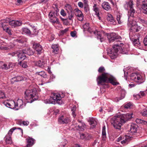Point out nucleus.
<instances>
[{
	"label": "nucleus",
	"mask_w": 147,
	"mask_h": 147,
	"mask_svg": "<svg viewBox=\"0 0 147 147\" xmlns=\"http://www.w3.org/2000/svg\"><path fill=\"white\" fill-rule=\"evenodd\" d=\"M129 50L128 48L123 47V49L118 44L114 45L112 48L107 49L108 54L112 59H114L117 57L118 51L122 54H127Z\"/></svg>",
	"instance_id": "obj_1"
},
{
	"label": "nucleus",
	"mask_w": 147,
	"mask_h": 147,
	"mask_svg": "<svg viewBox=\"0 0 147 147\" xmlns=\"http://www.w3.org/2000/svg\"><path fill=\"white\" fill-rule=\"evenodd\" d=\"M96 80L98 85L102 83L108 82L113 85L119 84V83L117 82L116 79L114 77L107 73H103L101 75L98 76Z\"/></svg>",
	"instance_id": "obj_2"
},
{
	"label": "nucleus",
	"mask_w": 147,
	"mask_h": 147,
	"mask_svg": "<svg viewBox=\"0 0 147 147\" xmlns=\"http://www.w3.org/2000/svg\"><path fill=\"white\" fill-rule=\"evenodd\" d=\"M61 97L59 94L54 93L53 96L45 100L44 102L46 104H55L58 103L59 105L61 104Z\"/></svg>",
	"instance_id": "obj_3"
},
{
	"label": "nucleus",
	"mask_w": 147,
	"mask_h": 147,
	"mask_svg": "<svg viewBox=\"0 0 147 147\" xmlns=\"http://www.w3.org/2000/svg\"><path fill=\"white\" fill-rule=\"evenodd\" d=\"M36 92V91L35 89L26 90L25 92V98L26 100L31 99L30 102H32L38 98V96Z\"/></svg>",
	"instance_id": "obj_4"
},
{
	"label": "nucleus",
	"mask_w": 147,
	"mask_h": 147,
	"mask_svg": "<svg viewBox=\"0 0 147 147\" xmlns=\"http://www.w3.org/2000/svg\"><path fill=\"white\" fill-rule=\"evenodd\" d=\"M125 123V121L118 116L114 117L111 120V124L114 128L118 130H120L121 126Z\"/></svg>",
	"instance_id": "obj_5"
},
{
	"label": "nucleus",
	"mask_w": 147,
	"mask_h": 147,
	"mask_svg": "<svg viewBox=\"0 0 147 147\" xmlns=\"http://www.w3.org/2000/svg\"><path fill=\"white\" fill-rule=\"evenodd\" d=\"M83 27L84 30H88L90 31L89 23H86L85 24L83 25ZM89 32L91 34L93 33L94 34L97 39L98 40H100V42H102L105 40L104 38L102 36V33L101 32L98 31L96 30L92 31H89Z\"/></svg>",
	"instance_id": "obj_6"
},
{
	"label": "nucleus",
	"mask_w": 147,
	"mask_h": 147,
	"mask_svg": "<svg viewBox=\"0 0 147 147\" xmlns=\"http://www.w3.org/2000/svg\"><path fill=\"white\" fill-rule=\"evenodd\" d=\"M58 11V9H57L55 11H51L49 14L50 21L53 24H58L59 23V20L57 17L59 15Z\"/></svg>",
	"instance_id": "obj_7"
},
{
	"label": "nucleus",
	"mask_w": 147,
	"mask_h": 147,
	"mask_svg": "<svg viewBox=\"0 0 147 147\" xmlns=\"http://www.w3.org/2000/svg\"><path fill=\"white\" fill-rule=\"evenodd\" d=\"M130 79L137 82L138 84L143 82L144 81V78L140 74L136 73H133L131 74Z\"/></svg>",
	"instance_id": "obj_8"
},
{
	"label": "nucleus",
	"mask_w": 147,
	"mask_h": 147,
	"mask_svg": "<svg viewBox=\"0 0 147 147\" xmlns=\"http://www.w3.org/2000/svg\"><path fill=\"white\" fill-rule=\"evenodd\" d=\"M8 25L9 23L6 20H3L0 21V26L1 27L3 30L9 35H11L12 34V31L10 28L8 26Z\"/></svg>",
	"instance_id": "obj_9"
},
{
	"label": "nucleus",
	"mask_w": 147,
	"mask_h": 147,
	"mask_svg": "<svg viewBox=\"0 0 147 147\" xmlns=\"http://www.w3.org/2000/svg\"><path fill=\"white\" fill-rule=\"evenodd\" d=\"M140 35L139 34L135 33L133 35L130 34V38L135 45L138 46L140 44L139 39Z\"/></svg>",
	"instance_id": "obj_10"
},
{
	"label": "nucleus",
	"mask_w": 147,
	"mask_h": 147,
	"mask_svg": "<svg viewBox=\"0 0 147 147\" xmlns=\"http://www.w3.org/2000/svg\"><path fill=\"white\" fill-rule=\"evenodd\" d=\"M107 36L109 41L110 42H113L115 41H117V40L121 38L120 36L114 32L107 33Z\"/></svg>",
	"instance_id": "obj_11"
},
{
	"label": "nucleus",
	"mask_w": 147,
	"mask_h": 147,
	"mask_svg": "<svg viewBox=\"0 0 147 147\" xmlns=\"http://www.w3.org/2000/svg\"><path fill=\"white\" fill-rule=\"evenodd\" d=\"M128 26L130 27L131 29L133 30V31L136 32L138 31V26L136 21L134 20L131 21L128 20Z\"/></svg>",
	"instance_id": "obj_12"
},
{
	"label": "nucleus",
	"mask_w": 147,
	"mask_h": 147,
	"mask_svg": "<svg viewBox=\"0 0 147 147\" xmlns=\"http://www.w3.org/2000/svg\"><path fill=\"white\" fill-rule=\"evenodd\" d=\"M3 104L7 107L11 109L16 108L15 102L14 100L5 101L3 102Z\"/></svg>",
	"instance_id": "obj_13"
},
{
	"label": "nucleus",
	"mask_w": 147,
	"mask_h": 147,
	"mask_svg": "<svg viewBox=\"0 0 147 147\" xmlns=\"http://www.w3.org/2000/svg\"><path fill=\"white\" fill-rule=\"evenodd\" d=\"M33 48L36 50L37 54H40L42 53V47L39 43H34L33 46Z\"/></svg>",
	"instance_id": "obj_14"
},
{
	"label": "nucleus",
	"mask_w": 147,
	"mask_h": 147,
	"mask_svg": "<svg viewBox=\"0 0 147 147\" xmlns=\"http://www.w3.org/2000/svg\"><path fill=\"white\" fill-rule=\"evenodd\" d=\"M59 123L62 124H66L69 123L70 120L69 119L65 117L62 115L58 119Z\"/></svg>",
	"instance_id": "obj_15"
},
{
	"label": "nucleus",
	"mask_w": 147,
	"mask_h": 147,
	"mask_svg": "<svg viewBox=\"0 0 147 147\" xmlns=\"http://www.w3.org/2000/svg\"><path fill=\"white\" fill-rule=\"evenodd\" d=\"M138 125L134 123H132L131 125L129 134L131 135H135L136 133Z\"/></svg>",
	"instance_id": "obj_16"
},
{
	"label": "nucleus",
	"mask_w": 147,
	"mask_h": 147,
	"mask_svg": "<svg viewBox=\"0 0 147 147\" xmlns=\"http://www.w3.org/2000/svg\"><path fill=\"white\" fill-rule=\"evenodd\" d=\"M133 114L131 113H127L121 115L119 117H120L125 121V123L129 119H131L132 118Z\"/></svg>",
	"instance_id": "obj_17"
},
{
	"label": "nucleus",
	"mask_w": 147,
	"mask_h": 147,
	"mask_svg": "<svg viewBox=\"0 0 147 147\" xmlns=\"http://www.w3.org/2000/svg\"><path fill=\"white\" fill-rule=\"evenodd\" d=\"M7 21L8 22L9 24L13 27L20 26L22 24V21L20 20H12L9 22Z\"/></svg>",
	"instance_id": "obj_18"
},
{
	"label": "nucleus",
	"mask_w": 147,
	"mask_h": 147,
	"mask_svg": "<svg viewBox=\"0 0 147 147\" xmlns=\"http://www.w3.org/2000/svg\"><path fill=\"white\" fill-rule=\"evenodd\" d=\"M74 11L76 12L75 14L76 16L78 17V19L79 20L82 21L83 20V15L82 11L78 9H76Z\"/></svg>",
	"instance_id": "obj_19"
},
{
	"label": "nucleus",
	"mask_w": 147,
	"mask_h": 147,
	"mask_svg": "<svg viewBox=\"0 0 147 147\" xmlns=\"http://www.w3.org/2000/svg\"><path fill=\"white\" fill-rule=\"evenodd\" d=\"M88 122L90 125V127L92 128H94L97 124V122L95 119L93 118H89Z\"/></svg>",
	"instance_id": "obj_20"
},
{
	"label": "nucleus",
	"mask_w": 147,
	"mask_h": 147,
	"mask_svg": "<svg viewBox=\"0 0 147 147\" xmlns=\"http://www.w3.org/2000/svg\"><path fill=\"white\" fill-rule=\"evenodd\" d=\"M102 8L107 11H109L111 9V7L109 3L106 1H104L101 5Z\"/></svg>",
	"instance_id": "obj_21"
},
{
	"label": "nucleus",
	"mask_w": 147,
	"mask_h": 147,
	"mask_svg": "<svg viewBox=\"0 0 147 147\" xmlns=\"http://www.w3.org/2000/svg\"><path fill=\"white\" fill-rule=\"evenodd\" d=\"M26 140L27 143L26 147H30L34 144L35 140L33 138L29 137Z\"/></svg>",
	"instance_id": "obj_22"
},
{
	"label": "nucleus",
	"mask_w": 147,
	"mask_h": 147,
	"mask_svg": "<svg viewBox=\"0 0 147 147\" xmlns=\"http://www.w3.org/2000/svg\"><path fill=\"white\" fill-rule=\"evenodd\" d=\"M16 108V110H18L20 108H22L23 107V102L21 99H18L16 102H15Z\"/></svg>",
	"instance_id": "obj_23"
},
{
	"label": "nucleus",
	"mask_w": 147,
	"mask_h": 147,
	"mask_svg": "<svg viewBox=\"0 0 147 147\" xmlns=\"http://www.w3.org/2000/svg\"><path fill=\"white\" fill-rule=\"evenodd\" d=\"M22 52L28 55H31L33 54V52L32 49L29 48H27L22 50Z\"/></svg>",
	"instance_id": "obj_24"
},
{
	"label": "nucleus",
	"mask_w": 147,
	"mask_h": 147,
	"mask_svg": "<svg viewBox=\"0 0 147 147\" xmlns=\"http://www.w3.org/2000/svg\"><path fill=\"white\" fill-rule=\"evenodd\" d=\"M93 10L94 11L95 13V15L98 17V18L99 20H101L100 17V16L99 13V9L97 7V5L96 4H94L93 6Z\"/></svg>",
	"instance_id": "obj_25"
},
{
	"label": "nucleus",
	"mask_w": 147,
	"mask_h": 147,
	"mask_svg": "<svg viewBox=\"0 0 147 147\" xmlns=\"http://www.w3.org/2000/svg\"><path fill=\"white\" fill-rule=\"evenodd\" d=\"M134 5L133 1L132 0H130L128 2H126L124 5V7L126 10H128L129 7L130 8L133 6Z\"/></svg>",
	"instance_id": "obj_26"
},
{
	"label": "nucleus",
	"mask_w": 147,
	"mask_h": 147,
	"mask_svg": "<svg viewBox=\"0 0 147 147\" xmlns=\"http://www.w3.org/2000/svg\"><path fill=\"white\" fill-rule=\"evenodd\" d=\"M22 33L28 35L31 34V32L30 29L27 28H23L22 29Z\"/></svg>",
	"instance_id": "obj_27"
},
{
	"label": "nucleus",
	"mask_w": 147,
	"mask_h": 147,
	"mask_svg": "<svg viewBox=\"0 0 147 147\" xmlns=\"http://www.w3.org/2000/svg\"><path fill=\"white\" fill-rule=\"evenodd\" d=\"M125 96V91L124 90H122L121 92V97L120 98H116L115 101L118 102L119 100L123 99Z\"/></svg>",
	"instance_id": "obj_28"
},
{
	"label": "nucleus",
	"mask_w": 147,
	"mask_h": 147,
	"mask_svg": "<svg viewBox=\"0 0 147 147\" xmlns=\"http://www.w3.org/2000/svg\"><path fill=\"white\" fill-rule=\"evenodd\" d=\"M107 19L108 21L114 23L115 22V20L112 15L110 14H108L107 16Z\"/></svg>",
	"instance_id": "obj_29"
},
{
	"label": "nucleus",
	"mask_w": 147,
	"mask_h": 147,
	"mask_svg": "<svg viewBox=\"0 0 147 147\" xmlns=\"http://www.w3.org/2000/svg\"><path fill=\"white\" fill-rule=\"evenodd\" d=\"M18 64L23 68H27L28 67V62L27 61L22 62L20 61L19 62H18Z\"/></svg>",
	"instance_id": "obj_30"
},
{
	"label": "nucleus",
	"mask_w": 147,
	"mask_h": 147,
	"mask_svg": "<svg viewBox=\"0 0 147 147\" xmlns=\"http://www.w3.org/2000/svg\"><path fill=\"white\" fill-rule=\"evenodd\" d=\"M7 144H11L12 143V141L11 140V136L6 135L4 138Z\"/></svg>",
	"instance_id": "obj_31"
},
{
	"label": "nucleus",
	"mask_w": 147,
	"mask_h": 147,
	"mask_svg": "<svg viewBox=\"0 0 147 147\" xmlns=\"http://www.w3.org/2000/svg\"><path fill=\"white\" fill-rule=\"evenodd\" d=\"M13 66V65L11 63H9L7 64H5L4 65V70H6L8 69H9L11 68H12Z\"/></svg>",
	"instance_id": "obj_32"
},
{
	"label": "nucleus",
	"mask_w": 147,
	"mask_h": 147,
	"mask_svg": "<svg viewBox=\"0 0 147 147\" xmlns=\"http://www.w3.org/2000/svg\"><path fill=\"white\" fill-rule=\"evenodd\" d=\"M51 48L53 49V52L55 54L57 53L58 51L59 50V48L57 45H53L51 46Z\"/></svg>",
	"instance_id": "obj_33"
},
{
	"label": "nucleus",
	"mask_w": 147,
	"mask_h": 147,
	"mask_svg": "<svg viewBox=\"0 0 147 147\" xmlns=\"http://www.w3.org/2000/svg\"><path fill=\"white\" fill-rule=\"evenodd\" d=\"M141 7L143 10V13L147 14V3H143L141 5Z\"/></svg>",
	"instance_id": "obj_34"
},
{
	"label": "nucleus",
	"mask_w": 147,
	"mask_h": 147,
	"mask_svg": "<svg viewBox=\"0 0 147 147\" xmlns=\"http://www.w3.org/2000/svg\"><path fill=\"white\" fill-rule=\"evenodd\" d=\"M122 16V14L119 13L117 14V15L116 19L119 24H121L123 22L121 19Z\"/></svg>",
	"instance_id": "obj_35"
},
{
	"label": "nucleus",
	"mask_w": 147,
	"mask_h": 147,
	"mask_svg": "<svg viewBox=\"0 0 147 147\" xmlns=\"http://www.w3.org/2000/svg\"><path fill=\"white\" fill-rule=\"evenodd\" d=\"M36 74L40 75L44 78H47V77L46 74L43 71L36 72Z\"/></svg>",
	"instance_id": "obj_36"
},
{
	"label": "nucleus",
	"mask_w": 147,
	"mask_h": 147,
	"mask_svg": "<svg viewBox=\"0 0 147 147\" xmlns=\"http://www.w3.org/2000/svg\"><path fill=\"white\" fill-rule=\"evenodd\" d=\"M18 57L19 59L21 60H24L26 58V56L24 53L22 52L20 53L18 55Z\"/></svg>",
	"instance_id": "obj_37"
},
{
	"label": "nucleus",
	"mask_w": 147,
	"mask_h": 147,
	"mask_svg": "<svg viewBox=\"0 0 147 147\" xmlns=\"http://www.w3.org/2000/svg\"><path fill=\"white\" fill-rule=\"evenodd\" d=\"M102 139L103 140H105L106 138V133L105 131V126L102 127Z\"/></svg>",
	"instance_id": "obj_38"
},
{
	"label": "nucleus",
	"mask_w": 147,
	"mask_h": 147,
	"mask_svg": "<svg viewBox=\"0 0 147 147\" xmlns=\"http://www.w3.org/2000/svg\"><path fill=\"white\" fill-rule=\"evenodd\" d=\"M136 121L138 123H142L145 125H147V122L139 119H137Z\"/></svg>",
	"instance_id": "obj_39"
},
{
	"label": "nucleus",
	"mask_w": 147,
	"mask_h": 147,
	"mask_svg": "<svg viewBox=\"0 0 147 147\" xmlns=\"http://www.w3.org/2000/svg\"><path fill=\"white\" fill-rule=\"evenodd\" d=\"M135 12L136 11L133 8V6L131 7L130 8L129 12L130 13V15L131 17H134Z\"/></svg>",
	"instance_id": "obj_40"
},
{
	"label": "nucleus",
	"mask_w": 147,
	"mask_h": 147,
	"mask_svg": "<svg viewBox=\"0 0 147 147\" xmlns=\"http://www.w3.org/2000/svg\"><path fill=\"white\" fill-rule=\"evenodd\" d=\"M13 79L14 80V81H16V82L21 81L23 80V78L22 76H18L15 78H14Z\"/></svg>",
	"instance_id": "obj_41"
},
{
	"label": "nucleus",
	"mask_w": 147,
	"mask_h": 147,
	"mask_svg": "<svg viewBox=\"0 0 147 147\" xmlns=\"http://www.w3.org/2000/svg\"><path fill=\"white\" fill-rule=\"evenodd\" d=\"M132 105V104L130 102L125 103L123 105V107L126 109H127L130 108Z\"/></svg>",
	"instance_id": "obj_42"
},
{
	"label": "nucleus",
	"mask_w": 147,
	"mask_h": 147,
	"mask_svg": "<svg viewBox=\"0 0 147 147\" xmlns=\"http://www.w3.org/2000/svg\"><path fill=\"white\" fill-rule=\"evenodd\" d=\"M89 10V5L87 3L85 2L84 4V10L86 13H87Z\"/></svg>",
	"instance_id": "obj_43"
},
{
	"label": "nucleus",
	"mask_w": 147,
	"mask_h": 147,
	"mask_svg": "<svg viewBox=\"0 0 147 147\" xmlns=\"http://www.w3.org/2000/svg\"><path fill=\"white\" fill-rule=\"evenodd\" d=\"M36 65L40 67H43V63L42 61H38L36 63Z\"/></svg>",
	"instance_id": "obj_44"
},
{
	"label": "nucleus",
	"mask_w": 147,
	"mask_h": 147,
	"mask_svg": "<svg viewBox=\"0 0 147 147\" xmlns=\"http://www.w3.org/2000/svg\"><path fill=\"white\" fill-rule=\"evenodd\" d=\"M65 7L66 8V9L67 10V12L68 11H72V9L71 5L69 4H67L65 5Z\"/></svg>",
	"instance_id": "obj_45"
},
{
	"label": "nucleus",
	"mask_w": 147,
	"mask_h": 147,
	"mask_svg": "<svg viewBox=\"0 0 147 147\" xmlns=\"http://www.w3.org/2000/svg\"><path fill=\"white\" fill-rule=\"evenodd\" d=\"M16 129V128L15 127H14L11 129L9 131L8 134L6 135H8L9 136H11L13 132V131Z\"/></svg>",
	"instance_id": "obj_46"
},
{
	"label": "nucleus",
	"mask_w": 147,
	"mask_h": 147,
	"mask_svg": "<svg viewBox=\"0 0 147 147\" xmlns=\"http://www.w3.org/2000/svg\"><path fill=\"white\" fill-rule=\"evenodd\" d=\"M68 18L70 20H72V18L73 17L74 15L72 13V11H68Z\"/></svg>",
	"instance_id": "obj_47"
},
{
	"label": "nucleus",
	"mask_w": 147,
	"mask_h": 147,
	"mask_svg": "<svg viewBox=\"0 0 147 147\" xmlns=\"http://www.w3.org/2000/svg\"><path fill=\"white\" fill-rule=\"evenodd\" d=\"M129 137L127 136L122 141H121V143L122 144H124L127 142H128L129 141V139L128 138Z\"/></svg>",
	"instance_id": "obj_48"
},
{
	"label": "nucleus",
	"mask_w": 147,
	"mask_h": 147,
	"mask_svg": "<svg viewBox=\"0 0 147 147\" xmlns=\"http://www.w3.org/2000/svg\"><path fill=\"white\" fill-rule=\"evenodd\" d=\"M105 71V68L102 66L100 67L98 70V71L99 73H102L104 72Z\"/></svg>",
	"instance_id": "obj_49"
},
{
	"label": "nucleus",
	"mask_w": 147,
	"mask_h": 147,
	"mask_svg": "<svg viewBox=\"0 0 147 147\" xmlns=\"http://www.w3.org/2000/svg\"><path fill=\"white\" fill-rule=\"evenodd\" d=\"M22 124L24 125H28L29 124V122L27 121H19V123H18V124L20 125Z\"/></svg>",
	"instance_id": "obj_50"
},
{
	"label": "nucleus",
	"mask_w": 147,
	"mask_h": 147,
	"mask_svg": "<svg viewBox=\"0 0 147 147\" xmlns=\"http://www.w3.org/2000/svg\"><path fill=\"white\" fill-rule=\"evenodd\" d=\"M142 113L143 116H147V109L146 108L144 109Z\"/></svg>",
	"instance_id": "obj_51"
},
{
	"label": "nucleus",
	"mask_w": 147,
	"mask_h": 147,
	"mask_svg": "<svg viewBox=\"0 0 147 147\" xmlns=\"http://www.w3.org/2000/svg\"><path fill=\"white\" fill-rule=\"evenodd\" d=\"M5 97L4 93L2 91H0V98H4Z\"/></svg>",
	"instance_id": "obj_52"
},
{
	"label": "nucleus",
	"mask_w": 147,
	"mask_h": 147,
	"mask_svg": "<svg viewBox=\"0 0 147 147\" xmlns=\"http://www.w3.org/2000/svg\"><path fill=\"white\" fill-rule=\"evenodd\" d=\"M60 18L62 21L64 23H65V24H68V20L67 18H63L61 17H60Z\"/></svg>",
	"instance_id": "obj_53"
},
{
	"label": "nucleus",
	"mask_w": 147,
	"mask_h": 147,
	"mask_svg": "<svg viewBox=\"0 0 147 147\" xmlns=\"http://www.w3.org/2000/svg\"><path fill=\"white\" fill-rule=\"evenodd\" d=\"M33 31L34 32V33L32 34V35H36L38 33V31L37 30L36 28L34 26H33L32 27Z\"/></svg>",
	"instance_id": "obj_54"
},
{
	"label": "nucleus",
	"mask_w": 147,
	"mask_h": 147,
	"mask_svg": "<svg viewBox=\"0 0 147 147\" xmlns=\"http://www.w3.org/2000/svg\"><path fill=\"white\" fill-rule=\"evenodd\" d=\"M69 30L68 28H66L64 30L61 31V34H63L67 32Z\"/></svg>",
	"instance_id": "obj_55"
},
{
	"label": "nucleus",
	"mask_w": 147,
	"mask_h": 147,
	"mask_svg": "<svg viewBox=\"0 0 147 147\" xmlns=\"http://www.w3.org/2000/svg\"><path fill=\"white\" fill-rule=\"evenodd\" d=\"M5 64V63H4L3 62L1 61L0 62V69H1L3 70L4 69V65Z\"/></svg>",
	"instance_id": "obj_56"
},
{
	"label": "nucleus",
	"mask_w": 147,
	"mask_h": 147,
	"mask_svg": "<svg viewBox=\"0 0 147 147\" xmlns=\"http://www.w3.org/2000/svg\"><path fill=\"white\" fill-rule=\"evenodd\" d=\"M143 43L145 46H147V35L144 38Z\"/></svg>",
	"instance_id": "obj_57"
},
{
	"label": "nucleus",
	"mask_w": 147,
	"mask_h": 147,
	"mask_svg": "<svg viewBox=\"0 0 147 147\" xmlns=\"http://www.w3.org/2000/svg\"><path fill=\"white\" fill-rule=\"evenodd\" d=\"M82 125L83 127H82V126H80V125H78V126L79 130L81 131H83L84 130V128L85 127L84 126H85V124H84V126L83 125Z\"/></svg>",
	"instance_id": "obj_58"
},
{
	"label": "nucleus",
	"mask_w": 147,
	"mask_h": 147,
	"mask_svg": "<svg viewBox=\"0 0 147 147\" xmlns=\"http://www.w3.org/2000/svg\"><path fill=\"white\" fill-rule=\"evenodd\" d=\"M78 5L80 8H82L84 7V5L81 2H79L78 3Z\"/></svg>",
	"instance_id": "obj_59"
},
{
	"label": "nucleus",
	"mask_w": 147,
	"mask_h": 147,
	"mask_svg": "<svg viewBox=\"0 0 147 147\" xmlns=\"http://www.w3.org/2000/svg\"><path fill=\"white\" fill-rule=\"evenodd\" d=\"M61 14L63 16H66V13L64 11L63 9H62L61 11Z\"/></svg>",
	"instance_id": "obj_60"
},
{
	"label": "nucleus",
	"mask_w": 147,
	"mask_h": 147,
	"mask_svg": "<svg viewBox=\"0 0 147 147\" xmlns=\"http://www.w3.org/2000/svg\"><path fill=\"white\" fill-rule=\"evenodd\" d=\"M75 31L71 32L70 33L71 36L72 37H74L75 36L76 34Z\"/></svg>",
	"instance_id": "obj_61"
},
{
	"label": "nucleus",
	"mask_w": 147,
	"mask_h": 147,
	"mask_svg": "<svg viewBox=\"0 0 147 147\" xmlns=\"http://www.w3.org/2000/svg\"><path fill=\"white\" fill-rule=\"evenodd\" d=\"M16 40L17 42L21 43H23L24 42V40L23 39H17Z\"/></svg>",
	"instance_id": "obj_62"
},
{
	"label": "nucleus",
	"mask_w": 147,
	"mask_h": 147,
	"mask_svg": "<svg viewBox=\"0 0 147 147\" xmlns=\"http://www.w3.org/2000/svg\"><path fill=\"white\" fill-rule=\"evenodd\" d=\"M8 55H10L12 56H14L16 55H18V54H17L16 53H15V52H13L11 53H9L8 54Z\"/></svg>",
	"instance_id": "obj_63"
},
{
	"label": "nucleus",
	"mask_w": 147,
	"mask_h": 147,
	"mask_svg": "<svg viewBox=\"0 0 147 147\" xmlns=\"http://www.w3.org/2000/svg\"><path fill=\"white\" fill-rule=\"evenodd\" d=\"M18 3L20 4H22L24 2V0H17Z\"/></svg>",
	"instance_id": "obj_64"
}]
</instances>
